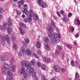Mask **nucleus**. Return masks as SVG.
Returning <instances> with one entry per match:
<instances>
[{
	"instance_id": "f257e3e1",
	"label": "nucleus",
	"mask_w": 80,
	"mask_h": 80,
	"mask_svg": "<svg viewBox=\"0 0 80 80\" xmlns=\"http://www.w3.org/2000/svg\"><path fill=\"white\" fill-rule=\"evenodd\" d=\"M3 28L4 30H7L8 28H9L8 26V25L10 26L12 25V21L10 18H8V23L6 22H5L4 23Z\"/></svg>"
},
{
	"instance_id": "f03ea898",
	"label": "nucleus",
	"mask_w": 80,
	"mask_h": 80,
	"mask_svg": "<svg viewBox=\"0 0 80 80\" xmlns=\"http://www.w3.org/2000/svg\"><path fill=\"white\" fill-rule=\"evenodd\" d=\"M0 40L3 41V42H4L5 40H6L7 43H10V39L8 35H7L6 37L5 36L2 37V35H0Z\"/></svg>"
},
{
	"instance_id": "7ed1b4c3",
	"label": "nucleus",
	"mask_w": 80,
	"mask_h": 80,
	"mask_svg": "<svg viewBox=\"0 0 80 80\" xmlns=\"http://www.w3.org/2000/svg\"><path fill=\"white\" fill-rule=\"evenodd\" d=\"M21 65L22 67H25L27 68L28 69L30 68V64L28 63V61H23L21 63Z\"/></svg>"
},
{
	"instance_id": "20e7f679",
	"label": "nucleus",
	"mask_w": 80,
	"mask_h": 80,
	"mask_svg": "<svg viewBox=\"0 0 80 80\" xmlns=\"http://www.w3.org/2000/svg\"><path fill=\"white\" fill-rule=\"evenodd\" d=\"M47 29L49 32L48 33V35L49 37H52V34L51 32H53V30L50 27H48L47 28Z\"/></svg>"
},
{
	"instance_id": "39448f33",
	"label": "nucleus",
	"mask_w": 80,
	"mask_h": 80,
	"mask_svg": "<svg viewBox=\"0 0 80 80\" xmlns=\"http://www.w3.org/2000/svg\"><path fill=\"white\" fill-rule=\"evenodd\" d=\"M24 7L23 12L26 15H28V6L26 4H25L23 6Z\"/></svg>"
},
{
	"instance_id": "423d86ee",
	"label": "nucleus",
	"mask_w": 80,
	"mask_h": 80,
	"mask_svg": "<svg viewBox=\"0 0 80 80\" xmlns=\"http://www.w3.org/2000/svg\"><path fill=\"white\" fill-rule=\"evenodd\" d=\"M32 18L31 16H29L28 18L26 17L23 20V21L25 23H27L28 22L31 23L32 22Z\"/></svg>"
},
{
	"instance_id": "0eeeda50",
	"label": "nucleus",
	"mask_w": 80,
	"mask_h": 80,
	"mask_svg": "<svg viewBox=\"0 0 80 80\" xmlns=\"http://www.w3.org/2000/svg\"><path fill=\"white\" fill-rule=\"evenodd\" d=\"M54 70L56 72H60V67L58 65H55L54 66Z\"/></svg>"
},
{
	"instance_id": "6e6552de",
	"label": "nucleus",
	"mask_w": 80,
	"mask_h": 80,
	"mask_svg": "<svg viewBox=\"0 0 80 80\" xmlns=\"http://www.w3.org/2000/svg\"><path fill=\"white\" fill-rule=\"evenodd\" d=\"M52 42L53 43H58L60 42V39L58 37L56 38H53L52 39Z\"/></svg>"
},
{
	"instance_id": "1a4fd4ad",
	"label": "nucleus",
	"mask_w": 80,
	"mask_h": 80,
	"mask_svg": "<svg viewBox=\"0 0 80 80\" xmlns=\"http://www.w3.org/2000/svg\"><path fill=\"white\" fill-rule=\"evenodd\" d=\"M24 2H25V1L23 0H21L20 1L18 2V5L20 8H22V6L21 5H23V4L24 3Z\"/></svg>"
},
{
	"instance_id": "9d476101",
	"label": "nucleus",
	"mask_w": 80,
	"mask_h": 80,
	"mask_svg": "<svg viewBox=\"0 0 80 80\" xmlns=\"http://www.w3.org/2000/svg\"><path fill=\"white\" fill-rule=\"evenodd\" d=\"M42 59L44 62H45L46 63H48V62H49L50 61V58H45V57L42 56Z\"/></svg>"
},
{
	"instance_id": "9b49d317",
	"label": "nucleus",
	"mask_w": 80,
	"mask_h": 80,
	"mask_svg": "<svg viewBox=\"0 0 80 80\" xmlns=\"http://www.w3.org/2000/svg\"><path fill=\"white\" fill-rule=\"evenodd\" d=\"M70 19L67 17L63 18H62V21L65 23H68L69 22Z\"/></svg>"
},
{
	"instance_id": "f8f14e48",
	"label": "nucleus",
	"mask_w": 80,
	"mask_h": 80,
	"mask_svg": "<svg viewBox=\"0 0 80 80\" xmlns=\"http://www.w3.org/2000/svg\"><path fill=\"white\" fill-rule=\"evenodd\" d=\"M4 67L6 69L9 70L10 68V66L7 63H5L3 65Z\"/></svg>"
},
{
	"instance_id": "ddd939ff",
	"label": "nucleus",
	"mask_w": 80,
	"mask_h": 80,
	"mask_svg": "<svg viewBox=\"0 0 80 80\" xmlns=\"http://www.w3.org/2000/svg\"><path fill=\"white\" fill-rule=\"evenodd\" d=\"M75 77L76 79H75L74 80H80L79 79V78H80V76L79 75V74H78V72H76Z\"/></svg>"
},
{
	"instance_id": "4468645a",
	"label": "nucleus",
	"mask_w": 80,
	"mask_h": 80,
	"mask_svg": "<svg viewBox=\"0 0 80 80\" xmlns=\"http://www.w3.org/2000/svg\"><path fill=\"white\" fill-rule=\"evenodd\" d=\"M24 52H25V48H22L20 49V54L21 55H22L24 53Z\"/></svg>"
},
{
	"instance_id": "2eb2a0df",
	"label": "nucleus",
	"mask_w": 80,
	"mask_h": 80,
	"mask_svg": "<svg viewBox=\"0 0 80 80\" xmlns=\"http://www.w3.org/2000/svg\"><path fill=\"white\" fill-rule=\"evenodd\" d=\"M28 69H29V72L30 73L33 74V73H34V69L32 67L31 68V66H30V68Z\"/></svg>"
},
{
	"instance_id": "dca6fc26",
	"label": "nucleus",
	"mask_w": 80,
	"mask_h": 80,
	"mask_svg": "<svg viewBox=\"0 0 80 80\" xmlns=\"http://www.w3.org/2000/svg\"><path fill=\"white\" fill-rule=\"evenodd\" d=\"M28 15H30V17H33V11L32 10H30L29 11V12H28Z\"/></svg>"
},
{
	"instance_id": "f3484780",
	"label": "nucleus",
	"mask_w": 80,
	"mask_h": 80,
	"mask_svg": "<svg viewBox=\"0 0 80 80\" xmlns=\"http://www.w3.org/2000/svg\"><path fill=\"white\" fill-rule=\"evenodd\" d=\"M43 0H37V3L38 4L39 6H41V4L43 3Z\"/></svg>"
},
{
	"instance_id": "a211bd4d",
	"label": "nucleus",
	"mask_w": 80,
	"mask_h": 80,
	"mask_svg": "<svg viewBox=\"0 0 80 80\" xmlns=\"http://www.w3.org/2000/svg\"><path fill=\"white\" fill-rule=\"evenodd\" d=\"M40 7H41L42 8H46L47 7V3L45 2H42L41 4Z\"/></svg>"
},
{
	"instance_id": "6ab92c4d",
	"label": "nucleus",
	"mask_w": 80,
	"mask_h": 80,
	"mask_svg": "<svg viewBox=\"0 0 80 80\" xmlns=\"http://www.w3.org/2000/svg\"><path fill=\"white\" fill-rule=\"evenodd\" d=\"M26 53L28 55H32L33 53L31 52V51L29 49H27L26 51Z\"/></svg>"
},
{
	"instance_id": "aec40b11",
	"label": "nucleus",
	"mask_w": 80,
	"mask_h": 80,
	"mask_svg": "<svg viewBox=\"0 0 80 80\" xmlns=\"http://www.w3.org/2000/svg\"><path fill=\"white\" fill-rule=\"evenodd\" d=\"M44 47L47 50H49V49H50V47H49L48 44L47 43L45 44Z\"/></svg>"
},
{
	"instance_id": "412c9836",
	"label": "nucleus",
	"mask_w": 80,
	"mask_h": 80,
	"mask_svg": "<svg viewBox=\"0 0 80 80\" xmlns=\"http://www.w3.org/2000/svg\"><path fill=\"white\" fill-rule=\"evenodd\" d=\"M19 25L20 26H22V27H23V28H26V27H27V26L24 23H22V22H20L19 23Z\"/></svg>"
},
{
	"instance_id": "4be33fe9",
	"label": "nucleus",
	"mask_w": 80,
	"mask_h": 80,
	"mask_svg": "<svg viewBox=\"0 0 80 80\" xmlns=\"http://www.w3.org/2000/svg\"><path fill=\"white\" fill-rule=\"evenodd\" d=\"M7 30H8V34H10L12 33V29L11 28L9 27L8 28Z\"/></svg>"
},
{
	"instance_id": "5701e85b",
	"label": "nucleus",
	"mask_w": 80,
	"mask_h": 80,
	"mask_svg": "<svg viewBox=\"0 0 80 80\" xmlns=\"http://www.w3.org/2000/svg\"><path fill=\"white\" fill-rule=\"evenodd\" d=\"M27 44H28V43L25 42V41H24L23 42L22 45L24 48H27Z\"/></svg>"
},
{
	"instance_id": "b1692460",
	"label": "nucleus",
	"mask_w": 80,
	"mask_h": 80,
	"mask_svg": "<svg viewBox=\"0 0 80 80\" xmlns=\"http://www.w3.org/2000/svg\"><path fill=\"white\" fill-rule=\"evenodd\" d=\"M33 18L35 20H40V19L38 18V16L37 15H34V16L33 17Z\"/></svg>"
},
{
	"instance_id": "393cba45",
	"label": "nucleus",
	"mask_w": 80,
	"mask_h": 80,
	"mask_svg": "<svg viewBox=\"0 0 80 80\" xmlns=\"http://www.w3.org/2000/svg\"><path fill=\"white\" fill-rule=\"evenodd\" d=\"M25 72V69L24 67L22 68L20 70L21 73H24Z\"/></svg>"
},
{
	"instance_id": "a878e982",
	"label": "nucleus",
	"mask_w": 80,
	"mask_h": 80,
	"mask_svg": "<svg viewBox=\"0 0 80 80\" xmlns=\"http://www.w3.org/2000/svg\"><path fill=\"white\" fill-rule=\"evenodd\" d=\"M11 38L12 42H14L15 40V35L12 34L11 35Z\"/></svg>"
},
{
	"instance_id": "bb28decb",
	"label": "nucleus",
	"mask_w": 80,
	"mask_h": 80,
	"mask_svg": "<svg viewBox=\"0 0 80 80\" xmlns=\"http://www.w3.org/2000/svg\"><path fill=\"white\" fill-rule=\"evenodd\" d=\"M13 60H14L13 58H11L9 62V64L11 65H13Z\"/></svg>"
},
{
	"instance_id": "cd10ccee",
	"label": "nucleus",
	"mask_w": 80,
	"mask_h": 80,
	"mask_svg": "<svg viewBox=\"0 0 80 80\" xmlns=\"http://www.w3.org/2000/svg\"><path fill=\"white\" fill-rule=\"evenodd\" d=\"M36 47H38V48H40V47H41V43H40V42H37L36 44Z\"/></svg>"
},
{
	"instance_id": "c85d7f7f",
	"label": "nucleus",
	"mask_w": 80,
	"mask_h": 80,
	"mask_svg": "<svg viewBox=\"0 0 80 80\" xmlns=\"http://www.w3.org/2000/svg\"><path fill=\"white\" fill-rule=\"evenodd\" d=\"M30 63L31 65H34L35 63V59H33L30 62Z\"/></svg>"
},
{
	"instance_id": "c756f323",
	"label": "nucleus",
	"mask_w": 80,
	"mask_h": 80,
	"mask_svg": "<svg viewBox=\"0 0 80 80\" xmlns=\"http://www.w3.org/2000/svg\"><path fill=\"white\" fill-rule=\"evenodd\" d=\"M23 77L25 78H28V73H24Z\"/></svg>"
},
{
	"instance_id": "7c9ffc66",
	"label": "nucleus",
	"mask_w": 80,
	"mask_h": 80,
	"mask_svg": "<svg viewBox=\"0 0 80 80\" xmlns=\"http://www.w3.org/2000/svg\"><path fill=\"white\" fill-rule=\"evenodd\" d=\"M17 68V66L16 65H13L12 66V72H15V68Z\"/></svg>"
},
{
	"instance_id": "2f4dec72",
	"label": "nucleus",
	"mask_w": 80,
	"mask_h": 80,
	"mask_svg": "<svg viewBox=\"0 0 80 80\" xmlns=\"http://www.w3.org/2000/svg\"><path fill=\"white\" fill-rule=\"evenodd\" d=\"M13 48L14 50H17V46L14 43H13Z\"/></svg>"
},
{
	"instance_id": "473e14b6",
	"label": "nucleus",
	"mask_w": 80,
	"mask_h": 80,
	"mask_svg": "<svg viewBox=\"0 0 80 80\" xmlns=\"http://www.w3.org/2000/svg\"><path fill=\"white\" fill-rule=\"evenodd\" d=\"M8 74L10 77H13V74L10 71L8 72Z\"/></svg>"
},
{
	"instance_id": "72a5a7b5",
	"label": "nucleus",
	"mask_w": 80,
	"mask_h": 80,
	"mask_svg": "<svg viewBox=\"0 0 80 80\" xmlns=\"http://www.w3.org/2000/svg\"><path fill=\"white\" fill-rule=\"evenodd\" d=\"M71 65L72 67H74L75 66V62L73 60L72 61L70 62Z\"/></svg>"
},
{
	"instance_id": "f704fd0d",
	"label": "nucleus",
	"mask_w": 80,
	"mask_h": 80,
	"mask_svg": "<svg viewBox=\"0 0 80 80\" xmlns=\"http://www.w3.org/2000/svg\"><path fill=\"white\" fill-rule=\"evenodd\" d=\"M76 21L77 22V25H80V20H79V19L78 18H77L76 19Z\"/></svg>"
},
{
	"instance_id": "c9c22d12",
	"label": "nucleus",
	"mask_w": 80,
	"mask_h": 80,
	"mask_svg": "<svg viewBox=\"0 0 80 80\" xmlns=\"http://www.w3.org/2000/svg\"><path fill=\"white\" fill-rule=\"evenodd\" d=\"M16 14L17 15H20L21 14V12L20 10H17L16 11Z\"/></svg>"
},
{
	"instance_id": "e433bc0d",
	"label": "nucleus",
	"mask_w": 80,
	"mask_h": 80,
	"mask_svg": "<svg viewBox=\"0 0 80 80\" xmlns=\"http://www.w3.org/2000/svg\"><path fill=\"white\" fill-rule=\"evenodd\" d=\"M41 67L42 70H45V69H46V66H45V65H42Z\"/></svg>"
},
{
	"instance_id": "4c0bfd02",
	"label": "nucleus",
	"mask_w": 80,
	"mask_h": 80,
	"mask_svg": "<svg viewBox=\"0 0 80 80\" xmlns=\"http://www.w3.org/2000/svg\"><path fill=\"white\" fill-rule=\"evenodd\" d=\"M44 41L46 43L48 42H49V39H48V37H46L44 39Z\"/></svg>"
},
{
	"instance_id": "58836bf2",
	"label": "nucleus",
	"mask_w": 80,
	"mask_h": 80,
	"mask_svg": "<svg viewBox=\"0 0 80 80\" xmlns=\"http://www.w3.org/2000/svg\"><path fill=\"white\" fill-rule=\"evenodd\" d=\"M53 37H54L53 38H57V37H58V35L57 33H54L53 34Z\"/></svg>"
},
{
	"instance_id": "ea45409f",
	"label": "nucleus",
	"mask_w": 80,
	"mask_h": 80,
	"mask_svg": "<svg viewBox=\"0 0 80 80\" xmlns=\"http://www.w3.org/2000/svg\"><path fill=\"white\" fill-rule=\"evenodd\" d=\"M32 55H33V56L34 57L36 58H38V56L37 55V54H36V53H32Z\"/></svg>"
},
{
	"instance_id": "a19ab883",
	"label": "nucleus",
	"mask_w": 80,
	"mask_h": 80,
	"mask_svg": "<svg viewBox=\"0 0 80 80\" xmlns=\"http://www.w3.org/2000/svg\"><path fill=\"white\" fill-rule=\"evenodd\" d=\"M8 59V57L6 56H4V61H6V60H7Z\"/></svg>"
},
{
	"instance_id": "79ce46f5",
	"label": "nucleus",
	"mask_w": 80,
	"mask_h": 80,
	"mask_svg": "<svg viewBox=\"0 0 80 80\" xmlns=\"http://www.w3.org/2000/svg\"><path fill=\"white\" fill-rule=\"evenodd\" d=\"M37 65L38 67H41L42 66L41 63L39 62H38L37 63Z\"/></svg>"
},
{
	"instance_id": "37998d69",
	"label": "nucleus",
	"mask_w": 80,
	"mask_h": 80,
	"mask_svg": "<svg viewBox=\"0 0 80 80\" xmlns=\"http://www.w3.org/2000/svg\"><path fill=\"white\" fill-rule=\"evenodd\" d=\"M0 60L1 61H5L3 56L0 57Z\"/></svg>"
},
{
	"instance_id": "c03bdc74",
	"label": "nucleus",
	"mask_w": 80,
	"mask_h": 80,
	"mask_svg": "<svg viewBox=\"0 0 80 80\" xmlns=\"http://www.w3.org/2000/svg\"><path fill=\"white\" fill-rule=\"evenodd\" d=\"M55 53V54L57 55H58L60 54V52H59V51H58V50H56Z\"/></svg>"
},
{
	"instance_id": "a18cd8bd",
	"label": "nucleus",
	"mask_w": 80,
	"mask_h": 80,
	"mask_svg": "<svg viewBox=\"0 0 80 80\" xmlns=\"http://www.w3.org/2000/svg\"><path fill=\"white\" fill-rule=\"evenodd\" d=\"M2 72H6V68H2V70H1Z\"/></svg>"
},
{
	"instance_id": "49530a36",
	"label": "nucleus",
	"mask_w": 80,
	"mask_h": 80,
	"mask_svg": "<svg viewBox=\"0 0 80 80\" xmlns=\"http://www.w3.org/2000/svg\"><path fill=\"white\" fill-rule=\"evenodd\" d=\"M72 16V13L71 12H69L68 14V17H70Z\"/></svg>"
},
{
	"instance_id": "de8ad7c7",
	"label": "nucleus",
	"mask_w": 80,
	"mask_h": 80,
	"mask_svg": "<svg viewBox=\"0 0 80 80\" xmlns=\"http://www.w3.org/2000/svg\"><path fill=\"white\" fill-rule=\"evenodd\" d=\"M67 47H68V48H72V47L70 46V45L69 44H67L66 45Z\"/></svg>"
},
{
	"instance_id": "09e8293b",
	"label": "nucleus",
	"mask_w": 80,
	"mask_h": 80,
	"mask_svg": "<svg viewBox=\"0 0 80 80\" xmlns=\"http://www.w3.org/2000/svg\"><path fill=\"white\" fill-rule=\"evenodd\" d=\"M58 48L61 51H62V46H58Z\"/></svg>"
},
{
	"instance_id": "8fccbe9b",
	"label": "nucleus",
	"mask_w": 80,
	"mask_h": 80,
	"mask_svg": "<svg viewBox=\"0 0 80 80\" xmlns=\"http://www.w3.org/2000/svg\"><path fill=\"white\" fill-rule=\"evenodd\" d=\"M20 33L22 35H24L25 34V32L23 30L20 31Z\"/></svg>"
},
{
	"instance_id": "3c124183",
	"label": "nucleus",
	"mask_w": 80,
	"mask_h": 80,
	"mask_svg": "<svg viewBox=\"0 0 80 80\" xmlns=\"http://www.w3.org/2000/svg\"><path fill=\"white\" fill-rule=\"evenodd\" d=\"M33 74L32 75V77H35L36 76V73L35 72H33Z\"/></svg>"
},
{
	"instance_id": "603ef678",
	"label": "nucleus",
	"mask_w": 80,
	"mask_h": 80,
	"mask_svg": "<svg viewBox=\"0 0 80 80\" xmlns=\"http://www.w3.org/2000/svg\"><path fill=\"white\" fill-rule=\"evenodd\" d=\"M51 25L52 26H55V24L54 21H52L51 22Z\"/></svg>"
},
{
	"instance_id": "864d4df0",
	"label": "nucleus",
	"mask_w": 80,
	"mask_h": 80,
	"mask_svg": "<svg viewBox=\"0 0 80 80\" xmlns=\"http://www.w3.org/2000/svg\"><path fill=\"white\" fill-rule=\"evenodd\" d=\"M38 54L40 56V55H41V54H42L41 51L39 50V51H38Z\"/></svg>"
},
{
	"instance_id": "5fc2aeb1",
	"label": "nucleus",
	"mask_w": 80,
	"mask_h": 80,
	"mask_svg": "<svg viewBox=\"0 0 80 80\" xmlns=\"http://www.w3.org/2000/svg\"><path fill=\"white\" fill-rule=\"evenodd\" d=\"M71 30L72 32H74V30H75V28L73 27H72L71 28Z\"/></svg>"
},
{
	"instance_id": "6e6d98bb",
	"label": "nucleus",
	"mask_w": 80,
	"mask_h": 80,
	"mask_svg": "<svg viewBox=\"0 0 80 80\" xmlns=\"http://www.w3.org/2000/svg\"><path fill=\"white\" fill-rule=\"evenodd\" d=\"M41 78L42 80H43V79L44 80V79H45V77L43 75H42L41 76Z\"/></svg>"
},
{
	"instance_id": "4d7b16f0",
	"label": "nucleus",
	"mask_w": 80,
	"mask_h": 80,
	"mask_svg": "<svg viewBox=\"0 0 80 80\" xmlns=\"http://www.w3.org/2000/svg\"><path fill=\"white\" fill-rule=\"evenodd\" d=\"M6 80H13V78H10L9 77L7 78Z\"/></svg>"
},
{
	"instance_id": "13d9d810",
	"label": "nucleus",
	"mask_w": 80,
	"mask_h": 80,
	"mask_svg": "<svg viewBox=\"0 0 80 80\" xmlns=\"http://www.w3.org/2000/svg\"><path fill=\"white\" fill-rule=\"evenodd\" d=\"M3 12V9L2 8H0V13H2Z\"/></svg>"
},
{
	"instance_id": "bf43d9fd",
	"label": "nucleus",
	"mask_w": 80,
	"mask_h": 80,
	"mask_svg": "<svg viewBox=\"0 0 80 80\" xmlns=\"http://www.w3.org/2000/svg\"><path fill=\"white\" fill-rule=\"evenodd\" d=\"M25 42L27 43H29V39H26V40H25Z\"/></svg>"
},
{
	"instance_id": "052dcab7",
	"label": "nucleus",
	"mask_w": 80,
	"mask_h": 80,
	"mask_svg": "<svg viewBox=\"0 0 80 80\" xmlns=\"http://www.w3.org/2000/svg\"><path fill=\"white\" fill-rule=\"evenodd\" d=\"M75 65L76 67H78V62L76 61L75 62Z\"/></svg>"
},
{
	"instance_id": "680f3d73",
	"label": "nucleus",
	"mask_w": 80,
	"mask_h": 80,
	"mask_svg": "<svg viewBox=\"0 0 80 80\" xmlns=\"http://www.w3.org/2000/svg\"><path fill=\"white\" fill-rule=\"evenodd\" d=\"M2 46H5V42L3 41L2 42Z\"/></svg>"
},
{
	"instance_id": "e2e57ef3",
	"label": "nucleus",
	"mask_w": 80,
	"mask_h": 80,
	"mask_svg": "<svg viewBox=\"0 0 80 80\" xmlns=\"http://www.w3.org/2000/svg\"><path fill=\"white\" fill-rule=\"evenodd\" d=\"M61 13L62 14V15H63L64 13V11H63L62 10L61 12Z\"/></svg>"
},
{
	"instance_id": "0e129e2a",
	"label": "nucleus",
	"mask_w": 80,
	"mask_h": 80,
	"mask_svg": "<svg viewBox=\"0 0 80 80\" xmlns=\"http://www.w3.org/2000/svg\"><path fill=\"white\" fill-rule=\"evenodd\" d=\"M79 36V34H77L75 36V37L76 38H78V37Z\"/></svg>"
},
{
	"instance_id": "69168bd1",
	"label": "nucleus",
	"mask_w": 80,
	"mask_h": 80,
	"mask_svg": "<svg viewBox=\"0 0 80 80\" xmlns=\"http://www.w3.org/2000/svg\"><path fill=\"white\" fill-rule=\"evenodd\" d=\"M60 37H61V36L60 35V34L59 33H58V38H60Z\"/></svg>"
},
{
	"instance_id": "338daca9",
	"label": "nucleus",
	"mask_w": 80,
	"mask_h": 80,
	"mask_svg": "<svg viewBox=\"0 0 80 80\" xmlns=\"http://www.w3.org/2000/svg\"><path fill=\"white\" fill-rule=\"evenodd\" d=\"M57 13L59 17V16H60V13L59 12H57Z\"/></svg>"
},
{
	"instance_id": "774afa93",
	"label": "nucleus",
	"mask_w": 80,
	"mask_h": 80,
	"mask_svg": "<svg viewBox=\"0 0 80 80\" xmlns=\"http://www.w3.org/2000/svg\"><path fill=\"white\" fill-rule=\"evenodd\" d=\"M61 56L62 57V58H64V54H63V53L62 54Z\"/></svg>"
}]
</instances>
